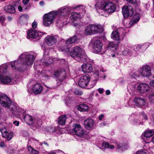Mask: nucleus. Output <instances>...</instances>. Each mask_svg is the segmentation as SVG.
I'll use <instances>...</instances> for the list:
<instances>
[{
    "label": "nucleus",
    "mask_w": 154,
    "mask_h": 154,
    "mask_svg": "<svg viewBox=\"0 0 154 154\" xmlns=\"http://www.w3.org/2000/svg\"><path fill=\"white\" fill-rule=\"evenodd\" d=\"M66 119L65 115H63L60 116L58 118V123L61 125H65Z\"/></svg>",
    "instance_id": "32"
},
{
    "label": "nucleus",
    "mask_w": 154,
    "mask_h": 154,
    "mask_svg": "<svg viewBox=\"0 0 154 154\" xmlns=\"http://www.w3.org/2000/svg\"><path fill=\"white\" fill-rule=\"evenodd\" d=\"M78 39L77 37L74 35L72 38L68 39L66 41V44L67 45H69L76 42Z\"/></svg>",
    "instance_id": "28"
},
{
    "label": "nucleus",
    "mask_w": 154,
    "mask_h": 154,
    "mask_svg": "<svg viewBox=\"0 0 154 154\" xmlns=\"http://www.w3.org/2000/svg\"><path fill=\"white\" fill-rule=\"evenodd\" d=\"M131 47L127 45H122L120 51L122 54L124 56H131L132 54V51Z\"/></svg>",
    "instance_id": "16"
},
{
    "label": "nucleus",
    "mask_w": 154,
    "mask_h": 154,
    "mask_svg": "<svg viewBox=\"0 0 154 154\" xmlns=\"http://www.w3.org/2000/svg\"><path fill=\"white\" fill-rule=\"evenodd\" d=\"M144 45H142V47ZM142 47L140 45H138L134 46V50L136 51H139L141 48Z\"/></svg>",
    "instance_id": "45"
},
{
    "label": "nucleus",
    "mask_w": 154,
    "mask_h": 154,
    "mask_svg": "<svg viewBox=\"0 0 154 154\" xmlns=\"http://www.w3.org/2000/svg\"><path fill=\"white\" fill-rule=\"evenodd\" d=\"M95 6L97 9H100L107 15L114 12L116 9L115 4L109 0H98Z\"/></svg>",
    "instance_id": "2"
},
{
    "label": "nucleus",
    "mask_w": 154,
    "mask_h": 154,
    "mask_svg": "<svg viewBox=\"0 0 154 154\" xmlns=\"http://www.w3.org/2000/svg\"><path fill=\"white\" fill-rule=\"evenodd\" d=\"M5 11L11 14H14L15 12L14 7L12 5H8L5 7Z\"/></svg>",
    "instance_id": "25"
},
{
    "label": "nucleus",
    "mask_w": 154,
    "mask_h": 154,
    "mask_svg": "<svg viewBox=\"0 0 154 154\" xmlns=\"http://www.w3.org/2000/svg\"><path fill=\"white\" fill-rule=\"evenodd\" d=\"M136 154H147V152L145 151L141 150H139L138 151Z\"/></svg>",
    "instance_id": "51"
},
{
    "label": "nucleus",
    "mask_w": 154,
    "mask_h": 154,
    "mask_svg": "<svg viewBox=\"0 0 154 154\" xmlns=\"http://www.w3.org/2000/svg\"><path fill=\"white\" fill-rule=\"evenodd\" d=\"M141 116L144 119L146 120L147 119L146 116L144 113H142L141 114Z\"/></svg>",
    "instance_id": "55"
},
{
    "label": "nucleus",
    "mask_w": 154,
    "mask_h": 154,
    "mask_svg": "<svg viewBox=\"0 0 154 154\" xmlns=\"http://www.w3.org/2000/svg\"><path fill=\"white\" fill-rule=\"evenodd\" d=\"M90 77L88 74H86L81 77L78 82V85L82 88H85L89 82Z\"/></svg>",
    "instance_id": "11"
},
{
    "label": "nucleus",
    "mask_w": 154,
    "mask_h": 154,
    "mask_svg": "<svg viewBox=\"0 0 154 154\" xmlns=\"http://www.w3.org/2000/svg\"><path fill=\"white\" fill-rule=\"evenodd\" d=\"M104 117V115L103 114H100L98 117L99 119L101 121L102 120L103 118Z\"/></svg>",
    "instance_id": "53"
},
{
    "label": "nucleus",
    "mask_w": 154,
    "mask_h": 154,
    "mask_svg": "<svg viewBox=\"0 0 154 154\" xmlns=\"http://www.w3.org/2000/svg\"><path fill=\"white\" fill-rule=\"evenodd\" d=\"M85 33L86 35H91L93 34L91 24L87 26L85 28Z\"/></svg>",
    "instance_id": "30"
},
{
    "label": "nucleus",
    "mask_w": 154,
    "mask_h": 154,
    "mask_svg": "<svg viewBox=\"0 0 154 154\" xmlns=\"http://www.w3.org/2000/svg\"><path fill=\"white\" fill-rule=\"evenodd\" d=\"M111 38L114 40H119L120 36L118 34V32L116 31H113L112 32L111 35Z\"/></svg>",
    "instance_id": "33"
},
{
    "label": "nucleus",
    "mask_w": 154,
    "mask_h": 154,
    "mask_svg": "<svg viewBox=\"0 0 154 154\" xmlns=\"http://www.w3.org/2000/svg\"><path fill=\"white\" fill-rule=\"evenodd\" d=\"M154 134V130H149L144 132V137L143 139L144 142L146 143H149L151 141L149 138Z\"/></svg>",
    "instance_id": "19"
},
{
    "label": "nucleus",
    "mask_w": 154,
    "mask_h": 154,
    "mask_svg": "<svg viewBox=\"0 0 154 154\" xmlns=\"http://www.w3.org/2000/svg\"><path fill=\"white\" fill-rule=\"evenodd\" d=\"M134 107H142L146 103V100L143 97H135L134 99Z\"/></svg>",
    "instance_id": "15"
},
{
    "label": "nucleus",
    "mask_w": 154,
    "mask_h": 154,
    "mask_svg": "<svg viewBox=\"0 0 154 154\" xmlns=\"http://www.w3.org/2000/svg\"><path fill=\"white\" fill-rule=\"evenodd\" d=\"M71 25L77 29H79L83 26V23L80 21V20H78L72 21L71 23Z\"/></svg>",
    "instance_id": "27"
},
{
    "label": "nucleus",
    "mask_w": 154,
    "mask_h": 154,
    "mask_svg": "<svg viewBox=\"0 0 154 154\" xmlns=\"http://www.w3.org/2000/svg\"><path fill=\"white\" fill-rule=\"evenodd\" d=\"M118 32V34L120 36H123L124 35L125 32L124 29L122 28H119L117 31H116Z\"/></svg>",
    "instance_id": "41"
},
{
    "label": "nucleus",
    "mask_w": 154,
    "mask_h": 154,
    "mask_svg": "<svg viewBox=\"0 0 154 154\" xmlns=\"http://www.w3.org/2000/svg\"><path fill=\"white\" fill-rule=\"evenodd\" d=\"M94 52L97 53L101 51L103 43L99 40L92 39L91 41Z\"/></svg>",
    "instance_id": "9"
},
{
    "label": "nucleus",
    "mask_w": 154,
    "mask_h": 154,
    "mask_svg": "<svg viewBox=\"0 0 154 154\" xmlns=\"http://www.w3.org/2000/svg\"><path fill=\"white\" fill-rule=\"evenodd\" d=\"M28 18V16L26 14H24L21 16L20 17V20H24L25 21H26Z\"/></svg>",
    "instance_id": "43"
},
{
    "label": "nucleus",
    "mask_w": 154,
    "mask_h": 154,
    "mask_svg": "<svg viewBox=\"0 0 154 154\" xmlns=\"http://www.w3.org/2000/svg\"><path fill=\"white\" fill-rule=\"evenodd\" d=\"M98 91L100 93L102 94L103 93L104 91L103 89L100 88H99L98 89Z\"/></svg>",
    "instance_id": "54"
},
{
    "label": "nucleus",
    "mask_w": 154,
    "mask_h": 154,
    "mask_svg": "<svg viewBox=\"0 0 154 154\" xmlns=\"http://www.w3.org/2000/svg\"><path fill=\"white\" fill-rule=\"evenodd\" d=\"M70 55L75 60L79 62H84L86 61L87 56L85 54L84 50L79 46L73 47L70 51L67 48Z\"/></svg>",
    "instance_id": "4"
},
{
    "label": "nucleus",
    "mask_w": 154,
    "mask_h": 154,
    "mask_svg": "<svg viewBox=\"0 0 154 154\" xmlns=\"http://www.w3.org/2000/svg\"><path fill=\"white\" fill-rule=\"evenodd\" d=\"M18 9L19 11L21 12L23 11V8L21 6H19Z\"/></svg>",
    "instance_id": "61"
},
{
    "label": "nucleus",
    "mask_w": 154,
    "mask_h": 154,
    "mask_svg": "<svg viewBox=\"0 0 154 154\" xmlns=\"http://www.w3.org/2000/svg\"><path fill=\"white\" fill-rule=\"evenodd\" d=\"M72 10V8L71 7L65 6L57 11V15L59 17L57 22L58 26L62 27L63 25L67 24V22L64 20L69 17Z\"/></svg>",
    "instance_id": "3"
},
{
    "label": "nucleus",
    "mask_w": 154,
    "mask_h": 154,
    "mask_svg": "<svg viewBox=\"0 0 154 154\" xmlns=\"http://www.w3.org/2000/svg\"><path fill=\"white\" fill-rule=\"evenodd\" d=\"M13 123L16 126H18L19 124V122L17 121H15L13 122Z\"/></svg>",
    "instance_id": "56"
},
{
    "label": "nucleus",
    "mask_w": 154,
    "mask_h": 154,
    "mask_svg": "<svg viewBox=\"0 0 154 154\" xmlns=\"http://www.w3.org/2000/svg\"><path fill=\"white\" fill-rule=\"evenodd\" d=\"M7 66L4 64L1 65L0 68V73H5L7 70ZM12 78L10 76L5 75H0V83L7 84L11 82Z\"/></svg>",
    "instance_id": "6"
},
{
    "label": "nucleus",
    "mask_w": 154,
    "mask_h": 154,
    "mask_svg": "<svg viewBox=\"0 0 154 154\" xmlns=\"http://www.w3.org/2000/svg\"><path fill=\"white\" fill-rule=\"evenodd\" d=\"M43 144H44L46 145L47 146H48V143H47L45 142H43V143H39V145L42 146Z\"/></svg>",
    "instance_id": "58"
},
{
    "label": "nucleus",
    "mask_w": 154,
    "mask_h": 154,
    "mask_svg": "<svg viewBox=\"0 0 154 154\" xmlns=\"http://www.w3.org/2000/svg\"><path fill=\"white\" fill-rule=\"evenodd\" d=\"M151 70L150 67L148 65H146L140 69L139 74L144 77H149L151 75Z\"/></svg>",
    "instance_id": "13"
},
{
    "label": "nucleus",
    "mask_w": 154,
    "mask_h": 154,
    "mask_svg": "<svg viewBox=\"0 0 154 154\" xmlns=\"http://www.w3.org/2000/svg\"><path fill=\"white\" fill-rule=\"evenodd\" d=\"M94 124V121L91 119H88L84 122V125L85 128L88 130L93 127Z\"/></svg>",
    "instance_id": "23"
},
{
    "label": "nucleus",
    "mask_w": 154,
    "mask_h": 154,
    "mask_svg": "<svg viewBox=\"0 0 154 154\" xmlns=\"http://www.w3.org/2000/svg\"><path fill=\"white\" fill-rule=\"evenodd\" d=\"M128 2L134 4L136 2V0H126Z\"/></svg>",
    "instance_id": "52"
},
{
    "label": "nucleus",
    "mask_w": 154,
    "mask_h": 154,
    "mask_svg": "<svg viewBox=\"0 0 154 154\" xmlns=\"http://www.w3.org/2000/svg\"><path fill=\"white\" fill-rule=\"evenodd\" d=\"M57 11H51L48 14H45L44 15L43 20L44 25L47 26L52 24L55 17L57 16Z\"/></svg>",
    "instance_id": "5"
},
{
    "label": "nucleus",
    "mask_w": 154,
    "mask_h": 154,
    "mask_svg": "<svg viewBox=\"0 0 154 154\" xmlns=\"http://www.w3.org/2000/svg\"><path fill=\"white\" fill-rule=\"evenodd\" d=\"M122 13L125 18L131 17L134 13L133 7L130 5H125L122 8Z\"/></svg>",
    "instance_id": "8"
},
{
    "label": "nucleus",
    "mask_w": 154,
    "mask_h": 154,
    "mask_svg": "<svg viewBox=\"0 0 154 154\" xmlns=\"http://www.w3.org/2000/svg\"><path fill=\"white\" fill-rule=\"evenodd\" d=\"M27 148L28 151L31 154H38L39 153L38 151L34 149L31 146H28Z\"/></svg>",
    "instance_id": "36"
},
{
    "label": "nucleus",
    "mask_w": 154,
    "mask_h": 154,
    "mask_svg": "<svg viewBox=\"0 0 154 154\" xmlns=\"http://www.w3.org/2000/svg\"><path fill=\"white\" fill-rule=\"evenodd\" d=\"M6 137H4V138H6L8 141L10 140L12 138L13 136V133L12 132H8L7 134H6Z\"/></svg>",
    "instance_id": "39"
},
{
    "label": "nucleus",
    "mask_w": 154,
    "mask_h": 154,
    "mask_svg": "<svg viewBox=\"0 0 154 154\" xmlns=\"http://www.w3.org/2000/svg\"><path fill=\"white\" fill-rule=\"evenodd\" d=\"M118 44L114 42L110 43L108 46V48L113 51L116 50L117 48Z\"/></svg>",
    "instance_id": "31"
},
{
    "label": "nucleus",
    "mask_w": 154,
    "mask_h": 154,
    "mask_svg": "<svg viewBox=\"0 0 154 154\" xmlns=\"http://www.w3.org/2000/svg\"><path fill=\"white\" fill-rule=\"evenodd\" d=\"M82 16L81 14L78 13L72 12L71 13L70 18L72 20V21H76L80 20L79 18H81Z\"/></svg>",
    "instance_id": "24"
},
{
    "label": "nucleus",
    "mask_w": 154,
    "mask_h": 154,
    "mask_svg": "<svg viewBox=\"0 0 154 154\" xmlns=\"http://www.w3.org/2000/svg\"><path fill=\"white\" fill-rule=\"evenodd\" d=\"M93 34H97L102 32L103 30L102 26L100 24H91Z\"/></svg>",
    "instance_id": "21"
},
{
    "label": "nucleus",
    "mask_w": 154,
    "mask_h": 154,
    "mask_svg": "<svg viewBox=\"0 0 154 154\" xmlns=\"http://www.w3.org/2000/svg\"><path fill=\"white\" fill-rule=\"evenodd\" d=\"M150 89L149 85L145 83H141L137 86V90L140 93L143 94L148 92Z\"/></svg>",
    "instance_id": "17"
},
{
    "label": "nucleus",
    "mask_w": 154,
    "mask_h": 154,
    "mask_svg": "<svg viewBox=\"0 0 154 154\" xmlns=\"http://www.w3.org/2000/svg\"><path fill=\"white\" fill-rule=\"evenodd\" d=\"M55 152L56 154H66L62 151L60 150H56Z\"/></svg>",
    "instance_id": "48"
},
{
    "label": "nucleus",
    "mask_w": 154,
    "mask_h": 154,
    "mask_svg": "<svg viewBox=\"0 0 154 154\" xmlns=\"http://www.w3.org/2000/svg\"><path fill=\"white\" fill-rule=\"evenodd\" d=\"M126 146L122 143H119L117 145V147L119 149L123 150L126 148Z\"/></svg>",
    "instance_id": "42"
},
{
    "label": "nucleus",
    "mask_w": 154,
    "mask_h": 154,
    "mask_svg": "<svg viewBox=\"0 0 154 154\" xmlns=\"http://www.w3.org/2000/svg\"><path fill=\"white\" fill-rule=\"evenodd\" d=\"M55 75L57 77L58 80L62 82L66 77V72L64 69H59L55 73Z\"/></svg>",
    "instance_id": "18"
},
{
    "label": "nucleus",
    "mask_w": 154,
    "mask_h": 154,
    "mask_svg": "<svg viewBox=\"0 0 154 154\" xmlns=\"http://www.w3.org/2000/svg\"><path fill=\"white\" fill-rule=\"evenodd\" d=\"M33 123H37L38 125H40L42 124V121L39 119L37 120H34Z\"/></svg>",
    "instance_id": "44"
},
{
    "label": "nucleus",
    "mask_w": 154,
    "mask_h": 154,
    "mask_svg": "<svg viewBox=\"0 0 154 154\" xmlns=\"http://www.w3.org/2000/svg\"><path fill=\"white\" fill-rule=\"evenodd\" d=\"M91 82V85L90 86H89L88 87V88H91L93 87L94 86L95 82L94 81H93V82H91L89 83L88 85H90V83Z\"/></svg>",
    "instance_id": "50"
},
{
    "label": "nucleus",
    "mask_w": 154,
    "mask_h": 154,
    "mask_svg": "<svg viewBox=\"0 0 154 154\" xmlns=\"http://www.w3.org/2000/svg\"><path fill=\"white\" fill-rule=\"evenodd\" d=\"M39 3L41 6H43L44 4V2L43 1H42L40 2Z\"/></svg>",
    "instance_id": "64"
},
{
    "label": "nucleus",
    "mask_w": 154,
    "mask_h": 154,
    "mask_svg": "<svg viewBox=\"0 0 154 154\" xmlns=\"http://www.w3.org/2000/svg\"><path fill=\"white\" fill-rule=\"evenodd\" d=\"M73 127L72 133L73 134L80 137L83 135L84 132L80 125L75 124Z\"/></svg>",
    "instance_id": "14"
},
{
    "label": "nucleus",
    "mask_w": 154,
    "mask_h": 154,
    "mask_svg": "<svg viewBox=\"0 0 154 154\" xmlns=\"http://www.w3.org/2000/svg\"><path fill=\"white\" fill-rule=\"evenodd\" d=\"M150 85L152 87L154 88V80H153L150 81Z\"/></svg>",
    "instance_id": "59"
},
{
    "label": "nucleus",
    "mask_w": 154,
    "mask_h": 154,
    "mask_svg": "<svg viewBox=\"0 0 154 154\" xmlns=\"http://www.w3.org/2000/svg\"><path fill=\"white\" fill-rule=\"evenodd\" d=\"M29 1V0H23L22 1L24 5L27 4Z\"/></svg>",
    "instance_id": "57"
},
{
    "label": "nucleus",
    "mask_w": 154,
    "mask_h": 154,
    "mask_svg": "<svg viewBox=\"0 0 154 154\" xmlns=\"http://www.w3.org/2000/svg\"><path fill=\"white\" fill-rule=\"evenodd\" d=\"M5 146V144L3 142H2L0 143V147H3Z\"/></svg>",
    "instance_id": "60"
},
{
    "label": "nucleus",
    "mask_w": 154,
    "mask_h": 154,
    "mask_svg": "<svg viewBox=\"0 0 154 154\" xmlns=\"http://www.w3.org/2000/svg\"><path fill=\"white\" fill-rule=\"evenodd\" d=\"M24 120L27 123L32 124L33 123V120L32 117L29 115H26L24 117Z\"/></svg>",
    "instance_id": "35"
},
{
    "label": "nucleus",
    "mask_w": 154,
    "mask_h": 154,
    "mask_svg": "<svg viewBox=\"0 0 154 154\" xmlns=\"http://www.w3.org/2000/svg\"><path fill=\"white\" fill-rule=\"evenodd\" d=\"M106 94L107 95H109L110 94V91L109 90H107L106 91Z\"/></svg>",
    "instance_id": "63"
},
{
    "label": "nucleus",
    "mask_w": 154,
    "mask_h": 154,
    "mask_svg": "<svg viewBox=\"0 0 154 154\" xmlns=\"http://www.w3.org/2000/svg\"><path fill=\"white\" fill-rule=\"evenodd\" d=\"M82 70L84 73H89L93 70V67L91 64L89 63H84L81 66Z\"/></svg>",
    "instance_id": "20"
},
{
    "label": "nucleus",
    "mask_w": 154,
    "mask_h": 154,
    "mask_svg": "<svg viewBox=\"0 0 154 154\" xmlns=\"http://www.w3.org/2000/svg\"><path fill=\"white\" fill-rule=\"evenodd\" d=\"M43 87L39 83H36L34 85L32 88V91L36 94H40L42 91Z\"/></svg>",
    "instance_id": "22"
},
{
    "label": "nucleus",
    "mask_w": 154,
    "mask_h": 154,
    "mask_svg": "<svg viewBox=\"0 0 154 154\" xmlns=\"http://www.w3.org/2000/svg\"><path fill=\"white\" fill-rule=\"evenodd\" d=\"M77 107L78 110L81 112L87 111L89 109L88 106L84 103L78 105Z\"/></svg>",
    "instance_id": "26"
},
{
    "label": "nucleus",
    "mask_w": 154,
    "mask_h": 154,
    "mask_svg": "<svg viewBox=\"0 0 154 154\" xmlns=\"http://www.w3.org/2000/svg\"><path fill=\"white\" fill-rule=\"evenodd\" d=\"M42 35V33L41 32L31 29L27 31L26 37L28 39H35L38 40L41 38Z\"/></svg>",
    "instance_id": "7"
},
{
    "label": "nucleus",
    "mask_w": 154,
    "mask_h": 154,
    "mask_svg": "<svg viewBox=\"0 0 154 154\" xmlns=\"http://www.w3.org/2000/svg\"><path fill=\"white\" fill-rule=\"evenodd\" d=\"M58 40H59L58 35H47L45 38V41L48 45L51 46L54 45Z\"/></svg>",
    "instance_id": "12"
},
{
    "label": "nucleus",
    "mask_w": 154,
    "mask_h": 154,
    "mask_svg": "<svg viewBox=\"0 0 154 154\" xmlns=\"http://www.w3.org/2000/svg\"><path fill=\"white\" fill-rule=\"evenodd\" d=\"M140 19V15L139 14L137 13L134 15L131 19V21L133 24H134L138 22Z\"/></svg>",
    "instance_id": "34"
},
{
    "label": "nucleus",
    "mask_w": 154,
    "mask_h": 154,
    "mask_svg": "<svg viewBox=\"0 0 154 154\" xmlns=\"http://www.w3.org/2000/svg\"><path fill=\"white\" fill-rule=\"evenodd\" d=\"M37 23L36 21H34L32 24V27L33 28L35 29L37 27Z\"/></svg>",
    "instance_id": "49"
},
{
    "label": "nucleus",
    "mask_w": 154,
    "mask_h": 154,
    "mask_svg": "<svg viewBox=\"0 0 154 154\" xmlns=\"http://www.w3.org/2000/svg\"><path fill=\"white\" fill-rule=\"evenodd\" d=\"M74 92L75 94L78 95H81L82 94V91L77 89L75 90Z\"/></svg>",
    "instance_id": "46"
},
{
    "label": "nucleus",
    "mask_w": 154,
    "mask_h": 154,
    "mask_svg": "<svg viewBox=\"0 0 154 154\" xmlns=\"http://www.w3.org/2000/svg\"><path fill=\"white\" fill-rule=\"evenodd\" d=\"M9 110L11 112V113H12L13 115H16L18 111L17 107L14 105L11 106L9 108Z\"/></svg>",
    "instance_id": "38"
},
{
    "label": "nucleus",
    "mask_w": 154,
    "mask_h": 154,
    "mask_svg": "<svg viewBox=\"0 0 154 154\" xmlns=\"http://www.w3.org/2000/svg\"><path fill=\"white\" fill-rule=\"evenodd\" d=\"M106 123L105 122H104L100 123V126L101 127L103 126L106 125Z\"/></svg>",
    "instance_id": "62"
},
{
    "label": "nucleus",
    "mask_w": 154,
    "mask_h": 154,
    "mask_svg": "<svg viewBox=\"0 0 154 154\" xmlns=\"http://www.w3.org/2000/svg\"><path fill=\"white\" fill-rule=\"evenodd\" d=\"M102 147L104 148H109L110 149H112L114 148V146L113 145L109 144L106 142H103L102 144Z\"/></svg>",
    "instance_id": "37"
},
{
    "label": "nucleus",
    "mask_w": 154,
    "mask_h": 154,
    "mask_svg": "<svg viewBox=\"0 0 154 154\" xmlns=\"http://www.w3.org/2000/svg\"><path fill=\"white\" fill-rule=\"evenodd\" d=\"M35 57V55L29 53H23L20 56L17 60L11 62V66L14 70L23 71L26 66L32 65Z\"/></svg>",
    "instance_id": "1"
},
{
    "label": "nucleus",
    "mask_w": 154,
    "mask_h": 154,
    "mask_svg": "<svg viewBox=\"0 0 154 154\" xmlns=\"http://www.w3.org/2000/svg\"><path fill=\"white\" fill-rule=\"evenodd\" d=\"M0 104L5 107H8L11 106V102L9 97L4 94H0Z\"/></svg>",
    "instance_id": "10"
},
{
    "label": "nucleus",
    "mask_w": 154,
    "mask_h": 154,
    "mask_svg": "<svg viewBox=\"0 0 154 154\" xmlns=\"http://www.w3.org/2000/svg\"><path fill=\"white\" fill-rule=\"evenodd\" d=\"M5 20V16L4 15L0 17V23H2Z\"/></svg>",
    "instance_id": "47"
},
{
    "label": "nucleus",
    "mask_w": 154,
    "mask_h": 154,
    "mask_svg": "<svg viewBox=\"0 0 154 154\" xmlns=\"http://www.w3.org/2000/svg\"><path fill=\"white\" fill-rule=\"evenodd\" d=\"M146 97L151 103H154V92H149L146 94Z\"/></svg>",
    "instance_id": "29"
},
{
    "label": "nucleus",
    "mask_w": 154,
    "mask_h": 154,
    "mask_svg": "<svg viewBox=\"0 0 154 154\" xmlns=\"http://www.w3.org/2000/svg\"><path fill=\"white\" fill-rule=\"evenodd\" d=\"M0 131L1 132L2 136L3 137H6V134H7L8 131H7V129L5 128H4L1 129H0Z\"/></svg>",
    "instance_id": "40"
}]
</instances>
